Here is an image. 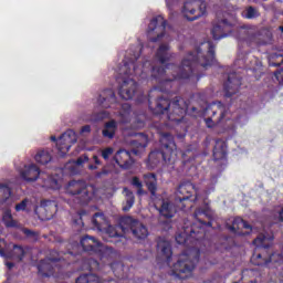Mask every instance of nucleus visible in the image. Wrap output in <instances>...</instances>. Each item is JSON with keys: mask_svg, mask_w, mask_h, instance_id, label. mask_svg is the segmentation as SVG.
Segmentation results:
<instances>
[{"mask_svg": "<svg viewBox=\"0 0 283 283\" xmlns=\"http://www.w3.org/2000/svg\"><path fill=\"white\" fill-rule=\"evenodd\" d=\"M206 45V43H201ZM207 53L202 52V49L198 46L195 52H190L186 59L181 61V64L177 66L176 64H167L166 67L154 66L151 62L146 61L142 65V70H138L136 61L140 59V53L134 55L132 60H124V66L122 72L124 76H118L116 78L118 83V94L124 101H132L138 92V82H136L130 76H140L145 78V73L147 72V65L150 67V81L156 83L154 90L150 91L148 95V107L155 116H163L167 114L168 120L171 123H181L187 111L189 109V104L182 97H175L172 101L169 98L157 95L156 98L151 94L155 92H163L164 94H171V88L176 81H191L192 83H198L205 72L209 70L212 65H216V45L213 42H207Z\"/></svg>", "mask_w": 283, "mask_h": 283, "instance_id": "nucleus-1", "label": "nucleus"}, {"mask_svg": "<svg viewBox=\"0 0 283 283\" xmlns=\"http://www.w3.org/2000/svg\"><path fill=\"white\" fill-rule=\"evenodd\" d=\"M198 262H200V249L191 247L179 255V259L172 265L170 275L175 280H187L193 273Z\"/></svg>", "mask_w": 283, "mask_h": 283, "instance_id": "nucleus-2", "label": "nucleus"}, {"mask_svg": "<svg viewBox=\"0 0 283 283\" xmlns=\"http://www.w3.org/2000/svg\"><path fill=\"white\" fill-rule=\"evenodd\" d=\"M160 149L153 150L148 155V161L150 165H158L160 160H164L166 165H174L176 160V142L174 135L170 133H159Z\"/></svg>", "mask_w": 283, "mask_h": 283, "instance_id": "nucleus-3", "label": "nucleus"}, {"mask_svg": "<svg viewBox=\"0 0 283 283\" xmlns=\"http://www.w3.org/2000/svg\"><path fill=\"white\" fill-rule=\"evenodd\" d=\"M207 211L205 210H196L195 211V218L197 222L199 223L196 224L193 223L190 228V233L189 235H186L185 233H179L176 235V242L177 244H189V242H202L205 240V228L203 227H212L213 223L211 221H203L202 219L198 218V216L206 214Z\"/></svg>", "mask_w": 283, "mask_h": 283, "instance_id": "nucleus-4", "label": "nucleus"}, {"mask_svg": "<svg viewBox=\"0 0 283 283\" xmlns=\"http://www.w3.org/2000/svg\"><path fill=\"white\" fill-rule=\"evenodd\" d=\"M206 114L209 117L205 119V123L209 129H213L217 125H222L226 120H230V118L227 117L229 109L222 102L212 103L207 107Z\"/></svg>", "mask_w": 283, "mask_h": 283, "instance_id": "nucleus-5", "label": "nucleus"}, {"mask_svg": "<svg viewBox=\"0 0 283 283\" xmlns=\"http://www.w3.org/2000/svg\"><path fill=\"white\" fill-rule=\"evenodd\" d=\"M193 193H196V186L191 184V181L181 182L177 188L175 197V205L178 207V209L185 211L189 202H197L198 196L193 197Z\"/></svg>", "mask_w": 283, "mask_h": 283, "instance_id": "nucleus-6", "label": "nucleus"}, {"mask_svg": "<svg viewBox=\"0 0 283 283\" xmlns=\"http://www.w3.org/2000/svg\"><path fill=\"white\" fill-rule=\"evenodd\" d=\"M119 227L123 233H132L137 240H145L149 235L147 227L132 217H123L119 220Z\"/></svg>", "mask_w": 283, "mask_h": 283, "instance_id": "nucleus-7", "label": "nucleus"}, {"mask_svg": "<svg viewBox=\"0 0 283 283\" xmlns=\"http://www.w3.org/2000/svg\"><path fill=\"white\" fill-rule=\"evenodd\" d=\"M67 193L75 196L78 205H82V207L90 205L92 198H94V193L90 191L87 184L83 180H71L69 182Z\"/></svg>", "mask_w": 283, "mask_h": 283, "instance_id": "nucleus-8", "label": "nucleus"}, {"mask_svg": "<svg viewBox=\"0 0 283 283\" xmlns=\"http://www.w3.org/2000/svg\"><path fill=\"white\" fill-rule=\"evenodd\" d=\"M255 244L254 252L251 256V262L254 266H269V244H266V237H258L253 240Z\"/></svg>", "mask_w": 283, "mask_h": 283, "instance_id": "nucleus-9", "label": "nucleus"}, {"mask_svg": "<svg viewBox=\"0 0 283 283\" xmlns=\"http://www.w3.org/2000/svg\"><path fill=\"white\" fill-rule=\"evenodd\" d=\"M181 12L187 21H198L207 14V4L201 0H187Z\"/></svg>", "mask_w": 283, "mask_h": 283, "instance_id": "nucleus-10", "label": "nucleus"}, {"mask_svg": "<svg viewBox=\"0 0 283 283\" xmlns=\"http://www.w3.org/2000/svg\"><path fill=\"white\" fill-rule=\"evenodd\" d=\"M167 30V20L163 15L153 18L148 24V36L151 43H158Z\"/></svg>", "mask_w": 283, "mask_h": 283, "instance_id": "nucleus-11", "label": "nucleus"}, {"mask_svg": "<svg viewBox=\"0 0 283 283\" xmlns=\"http://www.w3.org/2000/svg\"><path fill=\"white\" fill-rule=\"evenodd\" d=\"M50 255L51 256L43 259L38 263V273L42 277H50L54 275V264H56V262H61L59 251L51 250Z\"/></svg>", "mask_w": 283, "mask_h": 283, "instance_id": "nucleus-12", "label": "nucleus"}, {"mask_svg": "<svg viewBox=\"0 0 283 283\" xmlns=\"http://www.w3.org/2000/svg\"><path fill=\"white\" fill-rule=\"evenodd\" d=\"M0 258H4L6 260H15V262H22L25 258V250L21 245H13V249L9 251L8 242H6V240H1Z\"/></svg>", "mask_w": 283, "mask_h": 283, "instance_id": "nucleus-13", "label": "nucleus"}, {"mask_svg": "<svg viewBox=\"0 0 283 283\" xmlns=\"http://www.w3.org/2000/svg\"><path fill=\"white\" fill-rule=\"evenodd\" d=\"M233 31V24L229 22L227 19L217 21L212 24V39L214 41H220V39H226Z\"/></svg>", "mask_w": 283, "mask_h": 283, "instance_id": "nucleus-14", "label": "nucleus"}, {"mask_svg": "<svg viewBox=\"0 0 283 283\" xmlns=\"http://www.w3.org/2000/svg\"><path fill=\"white\" fill-rule=\"evenodd\" d=\"M242 87V78L237 73L228 74V80L223 83V92L227 98H231L233 94H238Z\"/></svg>", "mask_w": 283, "mask_h": 283, "instance_id": "nucleus-15", "label": "nucleus"}, {"mask_svg": "<svg viewBox=\"0 0 283 283\" xmlns=\"http://www.w3.org/2000/svg\"><path fill=\"white\" fill-rule=\"evenodd\" d=\"M76 143V133L73 129L66 130L59 137V143L56 144L57 150L62 156H65L67 151L72 148V145Z\"/></svg>", "mask_w": 283, "mask_h": 283, "instance_id": "nucleus-16", "label": "nucleus"}, {"mask_svg": "<svg viewBox=\"0 0 283 283\" xmlns=\"http://www.w3.org/2000/svg\"><path fill=\"white\" fill-rule=\"evenodd\" d=\"M97 103L103 109H111L116 107V93L112 88H105L101 92Z\"/></svg>", "mask_w": 283, "mask_h": 283, "instance_id": "nucleus-17", "label": "nucleus"}, {"mask_svg": "<svg viewBox=\"0 0 283 283\" xmlns=\"http://www.w3.org/2000/svg\"><path fill=\"white\" fill-rule=\"evenodd\" d=\"M229 230L235 235H251L253 227L241 217H237L233 219Z\"/></svg>", "mask_w": 283, "mask_h": 283, "instance_id": "nucleus-18", "label": "nucleus"}, {"mask_svg": "<svg viewBox=\"0 0 283 283\" xmlns=\"http://www.w3.org/2000/svg\"><path fill=\"white\" fill-rule=\"evenodd\" d=\"M155 56L161 65H167L169 61L176 59V53L171 52V46L167 43H161L157 49Z\"/></svg>", "mask_w": 283, "mask_h": 283, "instance_id": "nucleus-19", "label": "nucleus"}, {"mask_svg": "<svg viewBox=\"0 0 283 283\" xmlns=\"http://www.w3.org/2000/svg\"><path fill=\"white\" fill-rule=\"evenodd\" d=\"M115 163L122 169H132L134 165V158H132V153L126 149H119L114 156Z\"/></svg>", "mask_w": 283, "mask_h": 283, "instance_id": "nucleus-20", "label": "nucleus"}, {"mask_svg": "<svg viewBox=\"0 0 283 283\" xmlns=\"http://www.w3.org/2000/svg\"><path fill=\"white\" fill-rule=\"evenodd\" d=\"M80 244L86 253H98V251H101V243L94 237L84 235Z\"/></svg>", "mask_w": 283, "mask_h": 283, "instance_id": "nucleus-21", "label": "nucleus"}, {"mask_svg": "<svg viewBox=\"0 0 283 283\" xmlns=\"http://www.w3.org/2000/svg\"><path fill=\"white\" fill-rule=\"evenodd\" d=\"M157 251L160 253L161 258L167 264L171 263V258L174 252L171 251V243L165 239H159L157 241Z\"/></svg>", "mask_w": 283, "mask_h": 283, "instance_id": "nucleus-22", "label": "nucleus"}, {"mask_svg": "<svg viewBox=\"0 0 283 283\" xmlns=\"http://www.w3.org/2000/svg\"><path fill=\"white\" fill-rule=\"evenodd\" d=\"M39 176H41V169L34 164L25 166L24 170L21 172V177L23 180H27V182H35V180H39Z\"/></svg>", "mask_w": 283, "mask_h": 283, "instance_id": "nucleus-23", "label": "nucleus"}, {"mask_svg": "<svg viewBox=\"0 0 283 283\" xmlns=\"http://www.w3.org/2000/svg\"><path fill=\"white\" fill-rule=\"evenodd\" d=\"M159 211L160 218H165V220H171L174 216H176V208L171 201L163 199L160 207L157 209Z\"/></svg>", "mask_w": 283, "mask_h": 283, "instance_id": "nucleus-24", "label": "nucleus"}, {"mask_svg": "<svg viewBox=\"0 0 283 283\" xmlns=\"http://www.w3.org/2000/svg\"><path fill=\"white\" fill-rule=\"evenodd\" d=\"M144 185H146L149 193L156 196L158 191V177L154 172H148L144 175Z\"/></svg>", "mask_w": 283, "mask_h": 283, "instance_id": "nucleus-25", "label": "nucleus"}, {"mask_svg": "<svg viewBox=\"0 0 283 283\" xmlns=\"http://www.w3.org/2000/svg\"><path fill=\"white\" fill-rule=\"evenodd\" d=\"M227 158V142L217 139L213 148V160H226Z\"/></svg>", "mask_w": 283, "mask_h": 283, "instance_id": "nucleus-26", "label": "nucleus"}, {"mask_svg": "<svg viewBox=\"0 0 283 283\" xmlns=\"http://www.w3.org/2000/svg\"><path fill=\"white\" fill-rule=\"evenodd\" d=\"M118 129V122L116 119H111L104 124V128L102 130V135L104 138H108L112 140L116 136V132Z\"/></svg>", "mask_w": 283, "mask_h": 283, "instance_id": "nucleus-27", "label": "nucleus"}, {"mask_svg": "<svg viewBox=\"0 0 283 283\" xmlns=\"http://www.w3.org/2000/svg\"><path fill=\"white\" fill-rule=\"evenodd\" d=\"M40 207L46 212L48 220L54 218L55 213L59 211V206L56 205V201L53 200H42Z\"/></svg>", "mask_w": 283, "mask_h": 283, "instance_id": "nucleus-28", "label": "nucleus"}, {"mask_svg": "<svg viewBox=\"0 0 283 283\" xmlns=\"http://www.w3.org/2000/svg\"><path fill=\"white\" fill-rule=\"evenodd\" d=\"M105 233L108 238L106 242H113L114 244H118V242H123V240H125V237L120 235L118 231H116V228H114V226H108Z\"/></svg>", "mask_w": 283, "mask_h": 283, "instance_id": "nucleus-29", "label": "nucleus"}, {"mask_svg": "<svg viewBox=\"0 0 283 283\" xmlns=\"http://www.w3.org/2000/svg\"><path fill=\"white\" fill-rule=\"evenodd\" d=\"M268 262L269 264H283V253L274 252L273 247L271 244H269Z\"/></svg>", "mask_w": 283, "mask_h": 283, "instance_id": "nucleus-30", "label": "nucleus"}, {"mask_svg": "<svg viewBox=\"0 0 283 283\" xmlns=\"http://www.w3.org/2000/svg\"><path fill=\"white\" fill-rule=\"evenodd\" d=\"M92 223L94 229H97V231H103V229H105V214L102 212H96L92 218Z\"/></svg>", "mask_w": 283, "mask_h": 283, "instance_id": "nucleus-31", "label": "nucleus"}, {"mask_svg": "<svg viewBox=\"0 0 283 283\" xmlns=\"http://www.w3.org/2000/svg\"><path fill=\"white\" fill-rule=\"evenodd\" d=\"M34 158L39 165H48L52 160V155L48 150H39Z\"/></svg>", "mask_w": 283, "mask_h": 283, "instance_id": "nucleus-32", "label": "nucleus"}, {"mask_svg": "<svg viewBox=\"0 0 283 283\" xmlns=\"http://www.w3.org/2000/svg\"><path fill=\"white\" fill-rule=\"evenodd\" d=\"M84 266L86 271H101V263L96 261V259L84 258Z\"/></svg>", "mask_w": 283, "mask_h": 283, "instance_id": "nucleus-33", "label": "nucleus"}, {"mask_svg": "<svg viewBox=\"0 0 283 283\" xmlns=\"http://www.w3.org/2000/svg\"><path fill=\"white\" fill-rule=\"evenodd\" d=\"M124 191H126V205L123 207V211H129V209L134 207V202H136V197L134 192L127 188H125Z\"/></svg>", "mask_w": 283, "mask_h": 283, "instance_id": "nucleus-34", "label": "nucleus"}, {"mask_svg": "<svg viewBox=\"0 0 283 283\" xmlns=\"http://www.w3.org/2000/svg\"><path fill=\"white\" fill-rule=\"evenodd\" d=\"M2 220L6 224V227H8L10 229H14L18 226L17 220H14L12 218V211H10V210H6L3 212Z\"/></svg>", "mask_w": 283, "mask_h": 283, "instance_id": "nucleus-35", "label": "nucleus"}, {"mask_svg": "<svg viewBox=\"0 0 283 283\" xmlns=\"http://www.w3.org/2000/svg\"><path fill=\"white\" fill-rule=\"evenodd\" d=\"M12 196V190L6 184H0V205H3Z\"/></svg>", "mask_w": 283, "mask_h": 283, "instance_id": "nucleus-36", "label": "nucleus"}, {"mask_svg": "<svg viewBox=\"0 0 283 283\" xmlns=\"http://www.w3.org/2000/svg\"><path fill=\"white\" fill-rule=\"evenodd\" d=\"M283 63V55L277 53H272L270 55L269 65L270 67H280Z\"/></svg>", "mask_w": 283, "mask_h": 283, "instance_id": "nucleus-37", "label": "nucleus"}, {"mask_svg": "<svg viewBox=\"0 0 283 283\" xmlns=\"http://www.w3.org/2000/svg\"><path fill=\"white\" fill-rule=\"evenodd\" d=\"M258 17H260V11L255 7L250 6L243 11L244 19H258Z\"/></svg>", "mask_w": 283, "mask_h": 283, "instance_id": "nucleus-38", "label": "nucleus"}, {"mask_svg": "<svg viewBox=\"0 0 283 283\" xmlns=\"http://www.w3.org/2000/svg\"><path fill=\"white\" fill-rule=\"evenodd\" d=\"M83 227H85V223H83V216L77 213L75 217H73L72 228L78 232L83 231Z\"/></svg>", "mask_w": 283, "mask_h": 283, "instance_id": "nucleus-39", "label": "nucleus"}, {"mask_svg": "<svg viewBox=\"0 0 283 283\" xmlns=\"http://www.w3.org/2000/svg\"><path fill=\"white\" fill-rule=\"evenodd\" d=\"M132 185H133V187H136L137 196H146L147 191H145V189H143V181H140V178L133 177Z\"/></svg>", "mask_w": 283, "mask_h": 283, "instance_id": "nucleus-40", "label": "nucleus"}, {"mask_svg": "<svg viewBox=\"0 0 283 283\" xmlns=\"http://www.w3.org/2000/svg\"><path fill=\"white\" fill-rule=\"evenodd\" d=\"M44 186H46L49 189H60L61 185H59V180L52 176H48V178L44 181Z\"/></svg>", "mask_w": 283, "mask_h": 283, "instance_id": "nucleus-41", "label": "nucleus"}, {"mask_svg": "<svg viewBox=\"0 0 283 283\" xmlns=\"http://www.w3.org/2000/svg\"><path fill=\"white\" fill-rule=\"evenodd\" d=\"M28 205H30V199L25 198L20 203L15 205V211H28Z\"/></svg>", "mask_w": 283, "mask_h": 283, "instance_id": "nucleus-42", "label": "nucleus"}, {"mask_svg": "<svg viewBox=\"0 0 283 283\" xmlns=\"http://www.w3.org/2000/svg\"><path fill=\"white\" fill-rule=\"evenodd\" d=\"M93 163H95V165H93V164L88 165L90 171H96V169H98L97 165H102L101 159L98 158L97 155L93 156Z\"/></svg>", "mask_w": 283, "mask_h": 283, "instance_id": "nucleus-43", "label": "nucleus"}, {"mask_svg": "<svg viewBox=\"0 0 283 283\" xmlns=\"http://www.w3.org/2000/svg\"><path fill=\"white\" fill-rule=\"evenodd\" d=\"M123 112L120 113V116H129L132 114V105L124 103L120 105Z\"/></svg>", "mask_w": 283, "mask_h": 283, "instance_id": "nucleus-44", "label": "nucleus"}, {"mask_svg": "<svg viewBox=\"0 0 283 283\" xmlns=\"http://www.w3.org/2000/svg\"><path fill=\"white\" fill-rule=\"evenodd\" d=\"M134 147H137V149H145L147 147V136H145L144 142H139L138 139L133 140L132 143Z\"/></svg>", "mask_w": 283, "mask_h": 283, "instance_id": "nucleus-45", "label": "nucleus"}, {"mask_svg": "<svg viewBox=\"0 0 283 283\" xmlns=\"http://www.w3.org/2000/svg\"><path fill=\"white\" fill-rule=\"evenodd\" d=\"M112 154H114V148L107 147L102 150V158H104V160H109V156H112Z\"/></svg>", "mask_w": 283, "mask_h": 283, "instance_id": "nucleus-46", "label": "nucleus"}, {"mask_svg": "<svg viewBox=\"0 0 283 283\" xmlns=\"http://www.w3.org/2000/svg\"><path fill=\"white\" fill-rule=\"evenodd\" d=\"M76 165L81 167V165H85V163H90V157L87 155H82L76 159Z\"/></svg>", "mask_w": 283, "mask_h": 283, "instance_id": "nucleus-47", "label": "nucleus"}, {"mask_svg": "<svg viewBox=\"0 0 283 283\" xmlns=\"http://www.w3.org/2000/svg\"><path fill=\"white\" fill-rule=\"evenodd\" d=\"M22 232L24 233V235L27 237V238H38V233L36 232H34L33 230H30V229H28V228H24L23 230H22Z\"/></svg>", "mask_w": 283, "mask_h": 283, "instance_id": "nucleus-48", "label": "nucleus"}, {"mask_svg": "<svg viewBox=\"0 0 283 283\" xmlns=\"http://www.w3.org/2000/svg\"><path fill=\"white\" fill-rule=\"evenodd\" d=\"M176 3H178V0H166V6L170 12L174 10V6H176Z\"/></svg>", "mask_w": 283, "mask_h": 283, "instance_id": "nucleus-49", "label": "nucleus"}, {"mask_svg": "<svg viewBox=\"0 0 283 283\" xmlns=\"http://www.w3.org/2000/svg\"><path fill=\"white\" fill-rule=\"evenodd\" d=\"M253 273H255V271L253 269H245L242 271V280H244V277H247V275H253Z\"/></svg>", "mask_w": 283, "mask_h": 283, "instance_id": "nucleus-50", "label": "nucleus"}, {"mask_svg": "<svg viewBox=\"0 0 283 283\" xmlns=\"http://www.w3.org/2000/svg\"><path fill=\"white\" fill-rule=\"evenodd\" d=\"M90 132H92V126H90V125H84V126L81 128V133H82V134H90Z\"/></svg>", "mask_w": 283, "mask_h": 283, "instance_id": "nucleus-51", "label": "nucleus"}, {"mask_svg": "<svg viewBox=\"0 0 283 283\" xmlns=\"http://www.w3.org/2000/svg\"><path fill=\"white\" fill-rule=\"evenodd\" d=\"M274 75H275V77H276L277 80L282 78V81H283V69L276 71V72L274 73Z\"/></svg>", "mask_w": 283, "mask_h": 283, "instance_id": "nucleus-52", "label": "nucleus"}, {"mask_svg": "<svg viewBox=\"0 0 283 283\" xmlns=\"http://www.w3.org/2000/svg\"><path fill=\"white\" fill-rule=\"evenodd\" d=\"M6 266H7V269L12 270V269H14V263L13 262H7Z\"/></svg>", "mask_w": 283, "mask_h": 283, "instance_id": "nucleus-53", "label": "nucleus"}, {"mask_svg": "<svg viewBox=\"0 0 283 283\" xmlns=\"http://www.w3.org/2000/svg\"><path fill=\"white\" fill-rule=\"evenodd\" d=\"M279 220L283 222V209L279 212Z\"/></svg>", "mask_w": 283, "mask_h": 283, "instance_id": "nucleus-54", "label": "nucleus"}, {"mask_svg": "<svg viewBox=\"0 0 283 283\" xmlns=\"http://www.w3.org/2000/svg\"><path fill=\"white\" fill-rule=\"evenodd\" d=\"M132 153H133L135 156H138V149H132Z\"/></svg>", "mask_w": 283, "mask_h": 283, "instance_id": "nucleus-55", "label": "nucleus"}, {"mask_svg": "<svg viewBox=\"0 0 283 283\" xmlns=\"http://www.w3.org/2000/svg\"><path fill=\"white\" fill-rule=\"evenodd\" d=\"M51 140H52L53 143H56V136H51Z\"/></svg>", "mask_w": 283, "mask_h": 283, "instance_id": "nucleus-56", "label": "nucleus"}, {"mask_svg": "<svg viewBox=\"0 0 283 283\" xmlns=\"http://www.w3.org/2000/svg\"><path fill=\"white\" fill-rule=\"evenodd\" d=\"M67 253H69L70 255H77L76 253H74V252H72V251H67Z\"/></svg>", "mask_w": 283, "mask_h": 283, "instance_id": "nucleus-57", "label": "nucleus"}, {"mask_svg": "<svg viewBox=\"0 0 283 283\" xmlns=\"http://www.w3.org/2000/svg\"><path fill=\"white\" fill-rule=\"evenodd\" d=\"M249 283H258V281L254 280V281H250Z\"/></svg>", "mask_w": 283, "mask_h": 283, "instance_id": "nucleus-58", "label": "nucleus"}, {"mask_svg": "<svg viewBox=\"0 0 283 283\" xmlns=\"http://www.w3.org/2000/svg\"><path fill=\"white\" fill-rule=\"evenodd\" d=\"M277 3H282V0H276Z\"/></svg>", "mask_w": 283, "mask_h": 283, "instance_id": "nucleus-59", "label": "nucleus"}, {"mask_svg": "<svg viewBox=\"0 0 283 283\" xmlns=\"http://www.w3.org/2000/svg\"><path fill=\"white\" fill-rule=\"evenodd\" d=\"M192 112H196V107H192Z\"/></svg>", "mask_w": 283, "mask_h": 283, "instance_id": "nucleus-60", "label": "nucleus"}, {"mask_svg": "<svg viewBox=\"0 0 283 283\" xmlns=\"http://www.w3.org/2000/svg\"><path fill=\"white\" fill-rule=\"evenodd\" d=\"M97 176H101V172H98Z\"/></svg>", "mask_w": 283, "mask_h": 283, "instance_id": "nucleus-61", "label": "nucleus"}, {"mask_svg": "<svg viewBox=\"0 0 283 283\" xmlns=\"http://www.w3.org/2000/svg\"><path fill=\"white\" fill-rule=\"evenodd\" d=\"M1 240H6V239H0V241H1Z\"/></svg>", "mask_w": 283, "mask_h": 283, "instance_id": "nucleus-62", "label": "nucleus"}, {"mask_svg": "<svg viewBox=\"0 0 283 283\" xmlns=\"http://www.w3.org/2000/svg\"><path fill=\"white\" fill-rule=\"evenodd\" d=\"M280 282H283V280H280Z\"/></svg>", "mask_w": 283, "mask_h": 283, "instance_id": "nucleus-63", "label": "nucleus"}, {"mask_svg": "<svg viewBox=\"0 0 283 283\" xmlns=\"http://www.w3.org/2000/svg\"><path fill=\"white\" fill-rule=\"evenodd\" d=\"M263 1H269V0H263Z\"/></svg>", "mask_w": 283, "mask_h": 283, "instance_id": "nucleus-64", "label": "nucleus"}]
</instances>
